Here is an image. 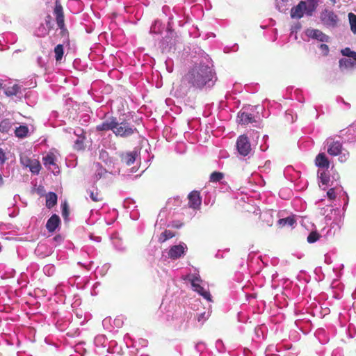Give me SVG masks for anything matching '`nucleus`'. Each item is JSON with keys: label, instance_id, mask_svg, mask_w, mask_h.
Instances as JSON below:
<instances>
[{"label": "nucleus", "instance_id": "nucleus-1", "mask_svg": "<svg viewBox=\"0 0 356 356\" xmlns=\"http://www.w3.org/2000/svg\"><path fill=\"white\" fill-rule=\"evenodd\" d=\"M210 64L211 62L207 58L195 63L184 76L182 81L196 89L211 88L216 78Z\"/></svg>", "mask_w": 356, "mask_h": 356}, {"label": "nucleus", "instance_id": "nucleus-2", "mask_svg": "<svg viewBox=\"0 0 356 356\" xmlns=\"http://www.w3.org/2000/svg\"><path fill=\"white\" fill-rule=\"evenodd\" d=\"M96 130L98 131H112L115 136L123 138L138 133V130L134 124L124 120H118L114 116L106 117L101 124L96 127Z\"/></svg>", "mask_w": 356, "mask_h": 356}, {"label": "nucleus", "instance_id": "nucleus-3", "mask_svg": "<svg viewBox=\"0 0 356 356\" xmlns=\"http://www.w3.org/2000/svg\"><path fill=\"white\" fill-rule=\"evenodd\" d=\"M185 280L190 282L194 291L202 296L209 302L212 301L211 295L209 290L205 288V284L198 273H190L186 275Z\"/></svg>", "mask_w": 356, "mask_h": 356}, {"label": "nucleus", "instance_id": "nucleus-4", "mask_svg": "<svg viewBox=\"0 0 356 356\" xmlns=\"http://www.w3.org/2000/svg\"><path fill=\"white\" fill-rule=\"evenodd\" d=\"M315 164L318 168L317 175L320 183L323 185H328L330 178L327 171L330 163L325 153H319L316 156Z\"/></svg>", "mask_w": 356, "mask_h": 356}, {"label": "nucleus", "instance_id": "nucleus-5", "mask_svg": "<svg viewBox=\"0 0 356 356\" xmlns=\"http://www.w3.org/2000/svg\"><path fill=\"white\" fill-rule=\"evenodd\" d=\"M322 24L327 28H335L337 26L339 17L331 10L324 9L320 15Z\"/></svg>", "mask_w": 356, "mask_h": 356}, {"label": "nucleus", "instance_id": "nucleus-6", "mask_svg": "<svg viewBox=\"0 0 356 356\" xmlns=\"http://www.w3.org/2000/svg\"><path fill=\"white\" fill-rule=\"evenodd\" d=\"M119 157L122 163L127 166L133 165L138 160H140V152L137 148L132 151L121 152L119 153Z\"/></svg>", "mask_w": 356, "mask_h": 356}, {"label": "nucleus", "instance_id": "nucleus-7", "mask_svg": "<svg viewBox=\"0 0 356 356\" xmlns=\"http://www.w3.org/2000/svg\"><path fill=\"white\" fill-rule=\"evenodd\" d=\"M53 27V20L50 15L44 18V21L40 23L34 31V35L37 37L43 38L46 36L50 29Z\"/></svg>", "mask_w": 356, "mask_h": 356}, {"label": "nucleus", "instance_id": "nucleus-8", "mask_svg": "<svg viewBox=\"0 0 356 356\" xmlns=\"http://www.w3.org/2000/svg\"><path fill=\"white\" fill-rule=\"evenodd\" d=\"M236 147L239 154L243 156H248L252 150L250 140L245 135L237 138Z\"/></svg>", "mask_w": 356, "mask_h": 356}, {"label": "nucleus", "instance_id": "nucleus-9", "mask_svg": "<svg viewBox=\"0 0 356 356\" xmlns=\"http://www.w3.org/2000/svg\"><path fill=\"white\" fill-rule=\"evenodd\" d=\"M174 32L170 29L165 31V35L159 42V47L163 53H167L171 50L175 45Z\"/></svg>", "mask_w": 356, "mask_h": 356}, {"label": "nucleus", "instance_id": "nucleus-10", "mask_svg": "<svg viewBox=\"0 0 356 356\" xmlns=\"http://www.w3.org/2000/svg\"><path fill=\"white\" fill-rule=\"evenodd\" d=\"M187 250V245L184 243H180L178 245H172L168 251V256L171 259H177L185 254Z\"/></svg>", "mask_w": 356, "mask_h": 356}, {"label": "nucleus", "instance_id": "nucleus-11", "mask_svg": "<svg viewBox=\"0 0 356 356\" xmlns=\"http://www.w3.org/2000/svg\"><path fill=\"white\" fill-rule=\"evenodd\" d=\"M326 146L327 153L331 156H337L343 149L342 143L339 140H334L333 138L326 140Z\"/></svg>", "mask_w": 356, "mask_h": 356}, {"label": "nucleus", "instance_id": "nucleus-12", "mask_svg": "<svg viewBox=\"0 0 356 356\" xmlns=\"http://www.w3.org/2000/svg\"><path fill=\"white\" fill-rule=\"evenodd\" d=\"M305 35L308 38L322 42H328L330 41V37L318 29H307L305 31Z\"/></svg>", "mask_w": 356, "mask_h": 356}, {"label": "nucleus", "instance_id": "nucleus-13", "mask_svg": "<svg viewBox=\"0 0 356 356\" xmlns=\"http://www.w3.org/2000/svg\"><path fill=\"white\" fill-rule=\"evenodd\" d=\"M5 94L8 97H12L15 101H18L22 99L24 95V89H23L22 86L15 84L12 87L6 88L5 90Z\"/></svg>", "mask_w": 356, "mask_h": 356}, {"label": "nucleus", "instance_id": "nucleus-14", "mask_svg": "<svg viewBox=\"0 0 356 356\" xmlns=\"http://www.w3.org/2000/svg\"><path fill=\"white\" fill-rule=\"evenodd\" d=\"M54 14L56 17V21L58 27L61 30L62 34H65V33L67 32V29L65 26L64 15L63 11V7L61 6V5H56L54 10Z\"/></svg>", "mask_w": 356, "mask_h": 356}, {"label": "nucleus", "instance_id": "nucleus-15", "mask_svg": "<svg viewBox=\"0 0 356 356\" xmlns=\"http://www.w3.org/2000/svg\"><path fill=\"white\" fill-rule=\"evenodd\" d=\"M44 165L54 175H58L60 172V170L58 165L55 163V156L53 154H48L43 157Z\"/></svg>", "mask_w": 356, "mask_h": 356}, {"label": "nucleus", "instance_id": "nucleus-16", "mask_svg": "<svg viewBox=\"0 0 356 356\" xmlns=\"http://www.w3.org/2000/svg\"><path fill=\"white\" fill-rule=\"evenodd\" d=\"M238 121L242 124H248L256 122L255 117L248 112L241 110L237 116Z\"/></svg>", "mask_w": 356, "mask_h": 356}, {"label": "nucleus", "instance_id": "nucleus-17", "mask_svg": "<svg viewBox=\"0 0 356 356\" xmlns=\"http://www.w3.org/2000/svg\"><path fill=\"white\" fill-rule=\"evenodd\" d=\"M305 1H301L297 6L293 7L291 10V17L292 18L300 19L305 14Z\"/></svg>", "mask_w": 356, "mask_h": 356}, {"label": "nucleus", "instance_id": "nucleus-18", "mask_svg": "<svg viewBox=\"0 0 356 356\" xmlns=\"http://www.w3.org/2000/svg\"><path fill=\"white\" fill-rule=\"evenodd\" d=\"M339 176L338 174H336V175L334 174L332 176L333 180H332V181L330 180L329 181L328 185L326 186H330L332 187L327 192V195L328 198L331 200H334L336 197V193H335L334 189L339 185V183L337 181V179H339Z\"/></svg>", "mask_w": 356, "mask_h": 356}, {"label": "nucleus", "instance_id": "nucleus-19", "mask_svg": "<svg viewBox=\"0 0 356 356\" xmlns=\"http://www.w3.org/2000/svg\"><path fill=\"white\" fill-rule=\"evenodd\" d=\"M188 204L193 209H197L201 204V198L197 191H193L188 195Z\"/></svg>", "mask_w": 356, "mask_h": 356}, {"label": "nucleus", "instance_id": "nucleus-20", "mask_svg": "<svg viewBox=\"0 0 356 356\" xmlns=\"http://www.w3.org/2000/svg\"><path fill=\"white\" fill-rule=\"evenodd\" d=\"M60 218L56 214L52 215L47 220L46 228L49 232H54L60 224Z\"/></svg>", "mask_w": 356, "mask_h": 356}, {"label": "nucleus", "instance_id": "nucleus-21", "mask_svg": "<svg viewBox=\"0 0 356 356\" xmlns=\"http://www.w3.org/2000/svg\"><path fill=\"white\" fill-rule=\"evenodd\" d=\"M318 6L316 0H307L305 1V15L307 16H312L313 13L315 11Z\"/></svg>", "mask_w": 356, "mask_h": 356}, {"label": "nucleus", "instance_id": "nucleus-22", "mask_svg": "<svg viewBox=\"0 0 356 356\" xmlns=\"http://www.w3.org/2000/svg\"><path fill=\"white\" fill-rule=\"evenodd\" d=\"M339 65L341 70L353 68L356 66V60L352 58H341L339 61Z\"/></svg>", "mask_w": 356, "mask_h": 356}, {"label": "nucleus", "instance_id": "nucleus-23", "mask_svg": "<svg viewBox=\"0 0 356 356\" xmlns=\"http://www.w3.org/2000/svg\"><path fill=\"white\" fill-rule=\"evenodd\" d=\"M28 164H26V167L29 168L30 171L35 175H38L41 169L40 162L36 159H27Z\"/></svg>", "mask_w": 356, "mask_h": 356}, {"label": "nucleus", "instance_id": "nucleus-24", "mask_svg": "<svg viewBox=\"0 0 356 356\" xmlns=\"http://www.w3.org/2000/svg\"><path fill=\"white\" fill-rule=\"evenodd\" d=\"M87 146L86 136H80L76 139L74 143V149L77 151H82Z\"/></svg>", "mask_w": 356, "mask_h": 356}, {"label": "nucleus", "instance_id": "nucleus-25", "mask_svg": "<svg viewBox=\"0 0 356 356\" xmlns=\"http://www.w3.org/2000/svg\"><path fill=\"white\" fill-rule=\"evenodd\" d=\"M13 122L9 119H3L0 122V131L1 133L9 134L11 130Z\"/></svg>", "mask_w": 356, "mask_h": 356}, {"label": "nucleus", "instance_id": "nucleus-26", "mask_svg": "<svg viewBox=\"0 0 356 356\" xmlns=\"http://www.w3.org/2000/svg\"><path fill=\"white\" fill-rule=\"evenodd\" d=\"M57 203V195L55 193L50 192L46 197V206L49 209L54 207Z\"/></svg>", "mask_w": 356, "mask_h": 356}, {"label": "nucleus", "instance_id": "nucleus-27", "mask_svg": "<svg viewBox=\"0 0 356 356\" xmlns=\"http://www.w3.org/2000/svg\"><path fill=\"white\" fill-rule=\"evenodd\" d=\"M29 133V129L26 125H20L15 129V136L19 138H25Z\"/></svg>", "mask_w": 356, "mask_h": 356}, {"label": "nucleus", "instance_id": "nucleus-28", "mask_svg": "<svg viewBox=\"0 0 356 356\" xmlns=\"http://www.w3.org/2000/svg\"><path fill=\"white\" fill-rule=\"evenodd\" d=\"M95 179L97 181L103 177L107 173V171L99 163L95 164Z\"/></svg>", "mask_w": 356, "mask_h": 356}, {"label": "nucleus", "instance_id": "nucleus-29", "mask_svg": "<svg viewBox=\"0 0 356 356\" xmlns=\"http://www.w3.org/2000/svg\"><path fill=\"white\" fill-rule=\"evenodd\" d=\"M162 29V23L159 20H156L152 24L149 32L152 34H159Z\"/></svg>", "mask_w": 356, "mask_h": 356}, {"label": "nucleus", "instance_id": "nucleus-30", "mask_svg": "<svg viewBox=\"0 0 356 356\" xmlns=\"http://www.w3.org/2000/svg\"><path fill=\"white\" fill-rule=\"evenodd\" d=\"M55 58L56 61H60L64 54V48L63 44H58L54 48Z\"/></svg>", "mask_w": 356, "mask_h": 356}, {"label": "nucleus", "instance_id": "nucleus-31", "mask_svg": "<svg viewBox=\"0 0 356 356\" xmlns=\"http://www.w3.org/2000/svg\"><path fill=\"white\" fill-rule=\"evenodd\" d=\"M88 193L89 194L90 199L93 202H99V201L102 200V197L98 193V191L97 188H93L92 190L88 191Z\"/></svg>", "mask_w": 356, "mask_h": 356}, {"label": "nucleus", "instance_id": "nucleus-32", "mask_svg": "<svg viewBox=\"0 0 356 356\" xmlns=\"http://www.w3.org/2000/svg\"><path fill=\"white\" fill-rule=\"evenodd\" d=\"M278 223L281 227L293 226V225L296 223V220L293 217L289 216L287 218L280 219Z\"/></svg>", "mask_w": 356, "mask_h": 356}, {"label": "nucleus", "instance_id": "nucleus-33", "mask_svg": "<svg viewBox=\"0 0 356 356\" xmlns=\"http://www.w3.org/2000/svg\"><path fill=\"white\" fill-rule=\"evenodd\" d=\"M320 236L317 231H312L307 236V241L309 243H314L319 239Z\"/></svg>", "mask_w": 356, "mask_h": 356}, {"label": "nucleus", "instance_id": "nucleus-34", "mask_svg": "<svg viewBox=\"0 0 356 356\" xmlns=\"http://www.w3.org/2000/svg\"><path fill=\"white\" fill-rule=\"evenodd\" d=\"M174 233L170 230H165L163 232L161 233L159 241L161 243L165 242L168 239H170L174 236Z\"/></svg>", "mask_w": 356, "mask_h": 356}, {"label": "nucleus", "instance_id": "nucleus-35", "mask_svg": "<svg viewBox=\"0 0 356 356\" xmlns=\"http://www.w3.org/2000/svg\"><path fill=\"white\" fill-rule=\"evenodd\" d=\"M341 53L343 56L347 58H352L356 60V52L352 51L350 48L346 47L341 50Z\"/></svg>", "mask_w": 356, "mask_h": 356}, {"label": "nucleus", "instance_id": "nucleus-36", "mask_svg": "<svg viewBox=\"0 0 356 356\" xmlns=\"http://www.w3.org/2000/svg\"><path fill=\"white\" fill-rule=\"evenodd\" d=\"M113 245L115 249L119 252L124 253L127 251V247L123 244V243L120 240H117L113 242Z\"/></svg>", "mask_w": 356, "mask_h": 356}, {"label": "nucleus", "instance_id": "nucleus-37", "mask_svg": "<svg viewBox=\"0 0 356 356\" xmlns=\"http://www.w3.org/2000/svg\"><path fill=\"white\" fill-rule=\"evenodd\" d=\"M348 19L351 31L354 33H356V15L352 13H350L348 14Z\"/></svg>", "mask_w": 356, "mask_h": 356}, {"label": "nucleus", "instance_id": "nucleus-38", "mask_svg": "<svg viewBox=\"0 0 356 356\" xmlns=\"http://www.w3.org/2000/svg\"><path fill=\"white\" fill-rule=\"evenodd\" d=\"M223 177V173L220 172H213L210 175V181L211 182H219Z\"/></svg>", "mask_w": 356, "mask_h": 356}, {"label": "nucleus", "instance_id": "nucleus-39", "mask_svg": "<svg viewBox=\"0 0 356 356\" xmlns=\"http://www.w3.org/2000/svg\"><path fill=\"white\" fill-rule=\"evenodd\" d=\"M56 268L53 264L45 265L43 268L44 273L47 276H51L54 274Z\"/></svg>", "mask_w": 356, "mask_h": 356}, {"label": "nucleus", "instance_id": "nucleus-40", "mask_svg": "<svg viewBox=\"0 0 356 356\" xmlns=\"http://www.w3.org/2000/svg\"><path fill=\"white\" fill-rule=\"evenodd\" d=\"M337 156H339V159H339V161L341 163H344V162H346V161L348 159V158H349V152H348L347 150H346V149H343L341 151L340 154H339Z\"/></svg>", "mask_w": 356, "mask_h": 356}, {"label": "nucleus", "instance_id": "nucleus-41", "mask_svg": "<svg viewBox=\"0 0 356 356\" xmlns=\"http://www.w3.org/2000/svg\"><path fill=\"white\" fill-rule=\"evenodd\" d=\"M210 316V312H204L202 313L197 314V319L199 322H204L207 319L209 318Z\"/></svg>", "mask_w": 356, "mask_h": 356}, {"label": "nucleus", "instance_id": "nucleus-42", "mask_svg": "<svg viewBox=\"0 0 356 356\" xmlns=\"http://www.w3.org/2000/svg\"><path fill=\"white\" fill-rule=\"evenodd\" d=\"M238 50V44H234L232 46H226L224 47V52L229 54L230 52H236Z\"/></svg>", "mask_w": 356, "mask_h": 356}, {"label": "nucleus", "instance_id": "nucleus-43", "mask_svg": "<svg viewBox=\"0 0 356 356\" xmlns=\"http://www.w3.org/2000/svg\"><path fill=\"white\" fill-rule=\"evenodd\" d=\"M287 0H276V7L280 12H284L286 10V6L284 3L286 2Z\"/></svg>", "mask_w": 356, "mask_h": 356}, {"label": "nucleus", "instance_id": "nucleus-44", "mask_svg": "<svg viewBox=\"0 0 356 356\" xmlns=\"http://www.w3.org/2000/svg\"><path fill=\"white\" fill-rule=\"evenodd\" d=\"M319 49L321 51L323 56H327L329 53V47L325 44H321L318 46Z\"/></svg>", "mask_w": 356, "mask_h": 356}, {"label": "nucleus", "instance_id": "nucleus-45", "mask_svg": "<svg viewBox=\"0 0 356 356\" xmlns=\"http://www.w3.org/2000/svg\"><path fill=\"white\" fill-rule=\"evenodd\" d=\"M62 215L65 220H66L68 217L69 211H68V206L66 202H65L63 205Z\"/></svg>", "mask_w": 356, "mask_h": 356}, {"label": "nucleus", "instance_id": "nucleus-46", "mask_svg": "<svg viewBox=\"0 0 356 356\" xmlns=\"http://www.w3.org/2000/svg\"><path fill=\"white\" fill-rule=\"evenodd\" d=\"M6 155L3 149L0 148V165H3L6 161Z\"/></svg>", "mask_w": 356, "mask_h": 356}, {"label": "nucleus", "instance_id": "nucleus-47", "mask_svg": "<svg viewBox=\"0 0 356 356\" xmlns=\"http://www.w3.org/2000/svg\"><path fill=\"white\" fill-rule=\"evenodd\" d=\"M78 264L85 267L88 270H90L92 268V265L93 264V261H88V263L78 262Z\"/></svg>", "mask_w": 356, "mask_h": 356}, {"label": "nucleus", "instance_id": "nucleus-48", "mask_svg": "<svg viewBox=\"0 0 356 356\" xmlns=\"http://www.w3.org/2000/svg\"><path fill=\"white\" fill-rule=\"evenodd\" d=\"M74 134L76 136L77 138L80 137V136H86V133L83 131V129H76L75 131H74Z\"/></svg>", "mask_w": 356, "mask_h": 356}, {"label": "nucleus", "instance_id": "nucleus-49", "mask_svg": "<svg viewBox=\"0 0 356 356\" xmlns=\"http://www.w3.org/2000/svg\"><path fill=\"white\" fill-rule=\"evenodd\" d=\"M216 346L218 349L219 351H220V352L222 351L223 350L222 341L220 339H218L216 342Z\"/></svg>", "mask_w": 356, "mask_h": 356}, {"label": "nucleus", "instance_id": "nucleus-50", "mask_svg": "<svg viewBox=\"0 0 356 356\" xmlns=\"http://www.w3.org/2000/svg\"><path fill=\"white\" fill-rule=\"evenodd\" d=\"M37 63L40 67H43L45 65V60L41 56H38L37 58Z\"/></svg>", "mask_w": 356, "mask_h": 356}, {"label": "nucleus", "instance_id": "nucleus-51", "mask_svg": "<svg viewBox=\"0 0 356 356\" xmlns=\"http://www.w3.org/2000/svg\"><path fill=\"white\" fill-rule=\"evenodd\" d=\"M301 28V25L299 22L295 24L292 27H291V33H293V32H297L298 30L300 29Z\"/></svg>", "mask_w": 356, "mask_h": 356}, {"label": "nucleus", "instance_id": "nucleus-52", "mask_svg": "<svg viewBox=\"0 0 356 356\" xmlns=\"http://www.w3.org/2000/svg\"><path fill=\"white\" fill-rule=\"evenodd\" d=\"M131 204H133L131 200H129V199L125 200L124 202V207H127V208H130L131 207V206H130Z\"/></svg>", "mask_w": 356, "mask_h": 356}, {"label": "nucleus", "instance_id": "nucleus-53", "mask_svg": "<svg viewBox=\"0 0 356 356\" xmlns=\"http://www.w3.org/2000/svg\"><path fill=\"white\" fill-rule=\"evenodd\" d=\"M352 131H354V132H356V122L349 127L348 131L350 133ZM355 140H356V134H355Z\"/></svg>", "mask_w": 356, "mask_h": 356}, {"label": "nucleus", "instance_id": "nucleus-54", "mask_svg": "<svg viewBox=\"0 0 356 356\" xmlns=\"http://www.w3.org/2000/svg\"><path fill=\"white\" fill-rule=\"evenodd\" d=\"M185 321H186V318H184V319H181V320L180 321V324H179V323H175V326L178 325V326H179V327H182V324H183V323H184Z\"/></svg>", "mask_w": 356, "mask_h": 356}, {"label": "nucleus", "instance_id": "nucleus-55", "mask_svg": "<svg viewBox=\"0 0 356 356\" xmlns=\"http://www.w3.org/2000/svg\"><path fill=\"white\" fill-rule=\"evenodd\" d=\"M3 179L1 174L0 173V186H3Z\"/></svg>", "mask_w": 356, "mask_h": 356}, {"label": "nucleus", "instance_id": "nucleus-56", "mask_svg": "<svg viewBox=\"0 0 356 356\" xmlns=\"http://www.w3.org/2000/svg\"><path fill=\"white\" fill-rule=\"evenodd\" d=\"M340 99L341 100V102H342L344 104L347 105L348 107L350 106V104H349L348 103L345 102V101L343 100V99H342V98H341V97H340Z\"/></svg>", "mask_w": 356, "mask_h": 356}, {"label": "nucleus", "instance_id": "nucleus-57", "mask_svg": "<svg viewBox=\"0 0 356 356\" xmlns=\"http://www.w3.org/2000/svg\"><path fill=\"white\" fill-rule=\"evenodd\" d=\"M95 240L96 241H97V242H99V241H100V240H101V238H100L99 236H96V237L95 238Z\"/></svg>", "mask_w": 356, "mask_h": 356}, {"label": "nucleus", "instance_id": "nucleus-58", "mask_svg": "<svg viewBox=\"0 0 356 356\" xmlns=\"http://www.w3.org/2000/svg\"><path fill=\"white\" fill-rule=\"evenodd\" d=\"M22 163L26 166V164H28L27 159L25 161H22Z\"/></svg>", "mask_w": 356, "mask_h": 356}, {"label": "nucleus", "instance_id": "nucleus-59", "mask_svg": "<svg viewBox=\"0 0 356 356\" xmlns=\"http://www.w3.org/2000/svg\"><path fill=\"white\" fill-rule=\"evenodd\" d=\"M259 330H260V329H259V328H257V329H256V332H257V334H258V332H259Z\"/></svg>", "mask_w": 356, "mask_h": 356}, {"label": "nucleus", "instance_id": "nucleus-60", "mask_svg": "<svg viewBox=\"0 0 356 356\" xmlns=\"http://www.w3.org/2000/svg\"><path fill=\"white\" fill-rule=\"evenodd\" d=\"M331 1H332L333 3H336V0H331Z\"/></svg>", "mask_w": 356, "mask_h": 356}, {"label": "nucleus", "instance_id": "nucleus-61", "mask_svg": "<svg viewBox=\"0 0 356 356\" xmlns=\"http://www.w3.org/2000/svg\"><path fill=\"white\" fill-rule=\"evenodd\" d=\"M2 86V82L0 81V88H1Z\"/></svg>", "mask_w": 356, "mask_h": 356}, {"label": "nucleus", "instance_id": "nucleus-62", "mask_svg": "<svg viewBox=\"0 0 356 356\" xmlns=\"http://www.w3.org/2000/svg\"><path fill=\"white\" fill-rule=\"evenodd\" d=\"M332 356H335V353H332Z\"/></svg>", "mask_w": 356, "mask_h": 356}, {"label": "nucleus", "instance_id": "nucleus-63", "mask_svg": "<svg viewBox=\"0 0 356 356\" xmlns=\"http://www.w3.org/2000/svg\"><path fill=\"white\" fill-rule=\"evenodd\" d=\"M325 187H326V186H325ZM323 190H325V188H323Z\"/></svg>", "mask_w": 356, "mask_h": 356}]
</instances>
